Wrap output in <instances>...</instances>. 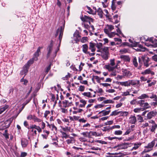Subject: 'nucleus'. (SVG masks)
<instances>
[{"label":"nucleus","instance_id":"nucleus-1","mask_svg":"<svg viewBox=\"0 0 157 157\" xmlns=\"http://www.w3.org/2000/svg\"><path fill=\"white\" fill-rule=\"evenodd\" d=\"M65 23L63 24V25L61 26L60 28H59L56 30L55 36L56 37L58 35H59L58 39L59 40V45L58 47L57 50L56 51L55 53H56L59 50V47L60 46V44L63 35V30L64 28Z\"/></svg>","mask_w":157,"mask_h":157},{"label":"nucleus","instance_id":"nucleus-2","mask_svg":"<svg viewBox=\"0 0 157 157\" xmlns=\"http://www.w3.org/2000/svg\"><path fill=\"white\" fill-rule=\"evenodd\" d=\"M29 68V66L27 64H25L20 72V75H24V77L28 73Z\"/></svg>","mask_w":157,"mask_h":157},{"label":"nucleus","instance_id":"nucleus-3","mask_svg":"<svg viewBox=\"0 0 157 157\" xmlns=\"http://www.w3.org/2000/svg\"><path fill=\"white\" fill-rule=\"evenodd\" d=\"M141 58L144 62V66L146 67H148L149 66V58L148 57H146L145 56H141Z\"/></svg>","mask_w":157,"mask_h":157},{"label":"nucleus","instance_id":"nucleus-4","mask_svg":"<svg viewBox=\"0 0 157 157\" xmlns=\"http://www.w3.org/2000/svg\"><path fill=\"white\" fill-rule=\"evenodd\" d=\"M114 29L113 26L111 25H107L104 29V32L106 34H109Z\"/></svg>","mask_w":157,"mask_h":157},{"label":"nucleus","instance_id":"nucleus-5","mask_svg":"<svg viewBox=\"0 0 157 157\" xmlns=\"http://www.w3.org/2000/svg\"><path fill=\"white\" fill-rule=\"evenodd\" d=\"M81 19L83 21L88 22L90 24L91 22H92L93 21V20L92 18L86 15H85L84 17H81Z\"/></svg>","mask_w":157,"mask_h":157},{"label":"nucleus","instance_id":"nucleus-6","mask_svg":"<svg viewBox=\"0 0 157 157\" xmlns=\"http://www.w3.org/2000/svg\"><path fill=\"white\" fill-rule=\"evenodd\" d=\"M105 67L109 71H113L115 69L117 68V66H111L109 64L105 65Z\"/></svg>","mask_w":157,"mask_h":157},{"label":"nucleus","instance_id":"nucleus-7","mask_svg":"<svg viewBox=\"0 0 157 157\" xmlns=\"http://www.w3.org/2000/svg\"><path fill=\"white\" fill-rule=\"evenodd\" d=\"M133 45L134 47L138 46L139 48L137 49V50L139 51H144L145 48L141 45L139 44L138 43L134 42L133 43Z\"/></svg>","mask_w":157,"mask_h":157},{"label":"nucleus","instance_id":"nucleus-8","mask_svg":"<svg viewBox=\"0 0 157 157\" xmlns=\"http://www.w3.org/2000/svg\"><path fill=\"white\" fill-rule=\"evenodd\" d=\"M157 115V112L153 111L149 112L147 114V117L148 119H150L153 117Z\"/></svg>","mask_w":157,"mask_h":157},{"label":"nucleus","instance_id":"nucleus-9","mask_svg":"<svg viewBox=\"0 0 157 157\" xmlns=\"http://www.w3.org/2000/svg\"><path fill=\"white\" fill-rule=\"evenodd\" d=\"M80 36L78 32L75 33L73 35V39L75 41V42L77 43L79 41L80 39Z\"/></svg>","mask_w":157,"mask_h":157},{"label":"nucleus","instance_id":"nucleus-10","mask_svg":"<svg viewBox=\"0 0 157 157\" xmlns=\"http://www.w3.org/2000/svg\"><path fill=\"white\" fill-rule=\"evenodd\" d=\"M157 141L156 140H155L153 141H152L151 143H149L147 146L145 147L148 149H152V148L154 146L155 144L156 143V142Z\"/></svg>","mask_w":157,"mask_h":157},{"label":"nucleus","instance_id":"nucleus-11","mask_svg":"<svg viewBox=\"0 0 157 157\" xmlns=\"http://www.w3.org/2000/svg\"><path fill=\"white\" fill-rule=\"evenodd\" d=\"M42 47H39L37 49L36 52L34 54L33 59L34 60H37V57L39 56V53L40 52V50Z\"/></svg>","mask_w":157,"mask_h":157},{"label":"nucleus","instance_id":"nucleus-12","mask_svg":"<svg viewBox=\"0 0 157 157\" xmlns=\"http://www.w3.org/2000/svg\"><path fill=\"white\" fill-rule=\"evenodd\" d=\"M63 105V107L66 108L69 106H71L72 104V102H69L68 101L65 100L62 102Z\"/></svg>","mask_w":157,"mask_h":157},{"label":"nucleus","instance_id":"nucleus-13","mask_svg":"<svg viewBox=\"0 0 157 157\" xmlns=\"http://www.w3.org/2000/svg\"><path fill=\"white\" fill-rule=\"evenodd\" d=\"M52 47L53 42L52 41L50 43V45L48 46L47 48V49L48 50V53L47 56V58H48L50 55V53L52 49Z\"/></svg>","mask_w":157,"mask_h":157},{"label":"nucleus","instance_id":"nucleus-14","mask_svg":"<svg viewBox=\"0 0 157 157\" xmlns=\"http://www.w3.org/2000/svg\"><path fill=\"white\" fill-rule=\"evenodd\" d=\"M142 74L144 75L150 74L151 75H153L155 74V73L153 71H151L150 69H148L142 72Z\"/></svg>","mask_w":157,"mask_h":157},{"label":"nucleus","instance_id":"nucleus-15","mask_svg":"<svg viewBox=\"0 0 157 157\" xmlns=\"http://www.w3.org/2000/svg\"><path fill=\"white\" fill-rule=\"evenodd\" d=\"M128 145L127 143H125L124 144H120L118 145L117 146H115L114 147V148H115L116 147H118V149H124L127 148V145Z\"/></svg>","mask_w":157,"mask_h":157},{"label":"nucleus","instance_id":"nucleus-16","mask_svg":"<svg viewBox=\"0 0 157 157\" xmlns=\"http://www.w3.org/2000/svg\"><path fill=\"white\" fill-rule=\"evenodd\" d=\"M28 144V140L25 139H22L21 140V144L23 147H25Z\"/></svg>","mask_w":157,"mask_h":157},{"label":"nucleus","instance_id":"nucleus-17","mask_svg":"<svg viewBox=\"0 0 157 157\" xmlns=\"http://www.w3.org/2000/svg\"><path fill=\"white\" fill-rule=\"evenodd\" d=\"M88 46L87 44H84L82 45V52L86 54L89 53V52L88 51Z\"/></svg>","mask_w":157,"mask_h":157},{"label":"nucleus","instance_id":"nucleus-18","mask_svg":"<svg viewBox=\"0 0 157 157\" xmlns=\"http://www.w3.org/2000/svg\"><path fill=\"white\" fill-rule=\"evenodd\" d=\"M136 121V119L135 116H131L129 118V122L132 124H135Z\"/></svg>","mask_w":157,"mask_h":157},{"label":"nucleus","instance_id":"nucleus-19","mask_svg":"<svg viewBox=\"0 0 157 157\" xmlns=\"http://www.w3.org/2000/svg\"><path fill=\"white\" fill-rule=\"evenodd\" d=\"M89 44V49L91 50L92 52H94L96 50V48H95L96 44L94 43L90 42V43Z\"/></svg>","mask_w":157,"mask_h":157},{"label":"nucleus","instance_id":"nucleus-20","mask_svg":"<svg viewBox=\"0 0 157 157\" xmlns=\"http://www.w3.org/2000/svg\"><path fill=\"white\" fill-rule=\"evenodd\" d=\"M101 56L103 59L105 60H107L109 56V52H102Z\"/></svg>","mask_w":157,"mask_h":157},{"label":"nucleus","instance_id":"nucleus-21","mask_svg":"<svg viewBox=\"0 0 157 157\" xmlns=\"http://www.w3.org/2000/svg\"><path fill=\"white\" fill-rule=\"evenodd\" d=\"M132 61L133 65L135 67H138V63L137 61V59L136 56L133 57V59H132Z\"/></svg>","mask_w":157,"mask_h":157},{"label":"nucleus","instance_id":"nucleus-22","mask_svg":"<svg viewBox=\"0 0 157 157\" xmlns=\"http://www.w3.org/2000/svg\"><path fill=\"white\" fill-rule=\"evenodd\" d=\"M120 85L125 86H130V80L125 82H120Z\"/></svg>","mask_w":157,"mask_h":157},{"label":"nucleus","instance_id":"nucleus-23","mask_svg":"<svg viewBox=\"0 0 157 157\" xmlns=\"http://www.w3.org/2000/svg\"><path fill=\"white\" fill-rule=\"evenodd\" d=\"M110 112V110L108 111L103 110L100 112L99 113V114H101V116H105L108 115Z\"/></svg>","mask_w":157,"mask_h":157},{"label":"nucleus","instance_id":"nucleus-24","mask_svg":"<svg viewBox=\"0 0 157 157\" xmlns=\"http://www.w3.org/2000/svg\"><path fill=\"white\" fill-rule=\"evenodd\" d=\"M131 91V89H128L126 91L122 93V95L123 96H126L128 95H130V93Z\"/></svg>","mask_w":157,"mask_h":157},{"label":"nucleus","instance_id":"nucleus-25","mask_svg":"<svg viewBox=\"0 0 157 157\" xmlns=\"http://www.w3.org/2000/svg\"><path fill=\"white\" fill-rule=\"evenodd\" d=\"M130 85L132 86L136 85L137 84L140 85V81L138 80H130Z\"/></svg>","mask_w":157,"mask_h":157},{"label":"nucleus","instance_id":"nucleus-26","mask_svg":"<svg viewBox=\"0 0 157 157\" xmlns=\"http://www.w3.org/2000/svg\"><path fill=\"white\" fill-rule=\"evenodd\" d=\"M149 98L148 96L146 94H142L140 96L138 97L137 98L138 99H144L147 98Z\"/></svg>","mask_w":157,"mask_h":157},{"label":"nucleus","instance_id":"nucleus-27","mask_svg":"<svg viewBox=\"0 0 157 157\" xmlns=\"http://www.w3.org/2000/svg\"><path fill=\"white\" fill-rule=\"evenodd\" d=\"M121 58L127 62H130V59L128 56L122 55L121 56Z\"/></svg>","mask_w":157,"mask_h":157},{"label":"nucleus","instance_id":"nucleus-28","mask_svg":"<svg viewBox=\"0 0 157 157\" xmlns=\"http://www.w3.org/2000/svg\"><path fill=\"white\" fill-rule=\"evenodd\" d=\"M97 13L98 15L101 18L103 16V12L101 9L99 8L97 10Z\"/></svg>","mask_w":157,"mask_h":157},{"label":"nucleus","instance_id":"nucleus-29","mask_svg":"<svg viewBox=\"0 0 157 157\" xmlns=\"http://www.w3.org/2000/svg\"><path fill=\"white\" fill-rule=\"evenodd\" d=\"M80 102L82 104L79 105L78 107L81 108L84 107L86 104V101L83 99H81L80 100Z\"/></svg>","mask_w":157,"mask_h":157},{"label":"nucleus","instance_id":"nucleus-30","mask_svg":"<svg viewBox=\"0 0 157 157\" xmlns=\"http://www.w3.org/2000/svg\"><path fill=\"white\" fill-rule=\"evenodd\" d=\"M92 80L94 83V79H95L97 81L98 83H100V78L98 76H93L92 78Z\"/></svg>","mask_w":157,"mask_h":157},{"label":"nucleus","instance_id":"nucleus-31","mask_svg":"<svg viewBox=\"0 0 157 157\" xmlns=\"http://www.w3.org/2000/svg\"><path fill=\"white\" fill-rule=\"evenodd\" d=\"M142 58L141 57H138V60L139 63V66H138L137 69H140L141 67L143 64V63L142 62Z\"/></svg>","mask_w":157,"mask_h":157},{"label":"nucleus","instance_id":"nucleus-32","mask_svg":"<svg viewBox=\"0 0 157 157\" xmlns=\"http://www.w3.org/2000/svg\"><path fill=\"white\" fill-rule=\"evenodd\" d=\"M157 124H153L151 126V128L150 130L152 132H154L155 129L157 128Z\"/></svg>","mask_w":157,"mask_h":157},{"label":"nucleus","instance_id":"nucleus-33","mask_svg":"<svg viewBox=\"0 0 157 157\" xmlns=\"http://www.w3.org/2000/svg\"><path fill=\"white\" fill-rule=\"evenodd\" d=\"M111 66H117V64H116L114 59H111L110 60V63H109Z\"/></svg>","mask_w":157,"mask_h":157},{"label":"nucleus","instance_id":"nucleus-34","mask_svg":"<svg viewBox=\"0 0 157 157\" xmlns=\"http://www.w3.org/2000/svg\"><path fill=\"white\" fill-rule=\"evenodd\" d=\"M141 145V143H135L134 144V146L132 148V150L134 149L136 150Z\"/></svg>","mask_w":157,"mask_h":157},{"label":"nucleus","instance_id":"nucleus-35","mask_svg":"<svg viewBox=\"0 0 157 157\" xmlns=\"http://www.w3.org/2000/svg\"><path fill=\"white\" fill-rule=\"evenodd\" d=\"M82 94L84 96L87 97L88 98L92 97V96L91 95V93L90 92H84Z\"/></svg>","mask_w":157,"mask_h":157},{"label":"nucleus","instance_id":"nucleus-36","mask_svg":"<svg viewBox=\"0 0 157 157\" xmlns=\"http://www.w3.org/2000/svg\"><path fill=\"white\" fill-rule=\"evenodd\" d=\"M8 106L6 105L0 109V114L4 112L6 109L8 108Z\"/></svg>","mask_w":157,"mask_h":157},{"label":"nucleus","instance_id":"nucleus-37","mask_svg":"<svg viewBox=\"0 0 157 157\" xmlns=\"http://www.w3.org/2000/svg\"><path fill=\"white\" fill-rule=\"evenodd\" d=\"M120 113V111H118L117 110H115L111 113L110 114L111 116H116L119 114Z\"/></svg>","mask_w":157,"mask_h":157},{"label":"nucleus","instance_id":"nucleus-38","mask_svg":"<svg viewBox=\"0 0 157 157\" xmlns=\"http://www.w3.org/2000/svg\"><path fill=\"white\" fill-rule=\"evenodd\" d=\"M109 155H118V157L123 156V154L120 152V153H107Z\"/></svg>","mask_w":157,"mask_h":157},{"label":"nucleus","instance_id":"nucleus-39","mask_svg":"<svg viewBox=\"0 0 157 157\" xmlns=\"http://www.w3.org/2000/svg\"><path fill=\"white\" fill-rule=\"evenodd\" d=\"M61 128L63 130L64 132L70 131L71 128L70 127H61Z\"/></svg>","mask_w":157,"mask_h":157},{"label":"nucleus","instance_id":"nucleus-40","mask_svg":"<svg viewBox=\"0 0 157 157\" xmlns=\"http://www.w3.org/2000/svg\"><path fill=\"white\" fill-rule=\"evenodd\" d=\"M142 107H144L146 109H148L151 107V106L147 102H144Z\"/></svg>","mask_w":157,"mask_h":157},{"label":"nucleus","instance_id":"nucleus-41","mask_svg":"<svg viewBox=\"0 0 157 157\" xmlns=\"http://www.w3.org/2000/svg\"><path fill=\"white\" fill-rule=\"evenodd\" d=\"M96 46L98 49H101L102 47V44L101 43H97L96 45Z\"/></svg>","mask_w":157,"mask_h":157},{"label":"nucleus","instance_id":"nucleus-42","mask_svg":"<svg viewBox=\"0 0 157 157\" xmlns=\"http://www.w3.org/2000/svg\"><path fill=\"white\" fill-rule=\"evenodd\" d=\"M120 115L122 116H127L128 114V112H127L124 111V112H122L120 111Z\"/></svg>","mask_w":157,"mask_h":157},{"label":"nucleus","instance_id":"nucleus-43","mask_svg":"<svg viewBox=\"0 0 157 157\" xmlns=\"http://www.w3.org/2000/svg\"><path fill=\"white\" fill-rule=\"evenodd\" d=\"M113 101L110 99L106 100L103 101V103L105 104L113 103Z\"/></svg>","mask_w":157,"mask_h":157},{"label":"nucleus","instance_id":"nucleus-44","mask_svg":"<svg viewBox=\"0 0 157 157\" xmlns=\"http://www.w3.org/2000/svg\"><path fill=\"white\" fill-rule=\"evenodd\" d=\"M101 49V53L102 52H109L108 51V48L107 47H104L103 48H102Z\"/></svg>","mask_w":157,"mask_h":157},{"label":"nucleus","instance_id":"nucleus-45","mask_svg":"<svg viewBox=\"0 0 157 157\" xmlns=\"http://www.w3.org/2000/svg\"><path fill=\"white\" fill-rule=\"evenodd\" d=\"M88 39L87 37H82L80 41L82 43H85L86 42Z\"/></svg>","mask_w":157,"mask_h":157},{"label":"nucleus","instance_id":"nucleus-46","mask_svg":"<svg viewBox=\"0 0 157 157\" xmlns=\"http://www.w3.org/2000/svg\"><path fill=\"white\" fill-rule=\"evenodd\" d=\"M60 132L62 134V136L63 138L66 139L68 136L66 132H63L62 131H60Z\"/></svg>","mask_w":157,"mask_h":157},{"label":"nucleus","instance_id":"nucleus-47","mask_svg":"<svg viewBox=\"0 0 157 157\" xmlns=\"http://www.w3.org/2000/svg\"><path fill=\"white\" fill-rule=\"evenodd\" d=\"M144 102V100H141L138 101L137 103L138 104H139L140 106L142 107Z\"/></svg>","mask_w":157,"mask_h":157},{"label":"nucleus","instance_id":"nucleus-48","mask_svg":"<svg viewBox=\"0 0 157 157\" xmlns=\"http://www.w3.org/2000/svg\"><path fill=\"white\" fill-rule=\"evenodd\" d=\"M111 7L112 10H114L116 9V6L115 5V3L114 2V1H113L112 2V4L111 6Z\"/></svg>","mask_w":157,"mask_h":157},{"label":"nucleus","instance_id":"nucleus-49","mask_svg":"<svg viewBox=\"0 0 157 157\" xmlns=\"http://www.w3.org/2000/svg\"><path fill=\"white\" fill-rule=\"evenodd\" d=\"M137 117L139 122H142L143 121V118L141 116V115H137Z\"/></svg>","mask_w":157,"mask_h":157},{"label":"nucleus","instance_id":"nucleus-50","mask_svg":"<svg viewBox=\"0 0 157 157\" xmlns=\"http://www.w3.org/2000/svg\"><path fill=\"white\" fill-rule=\"evenodd\" d=\"M90 132L91 134L92 135L95 136H100V134L96 132Z\"/></svg>","mask_w":157,"mask_h":157},{"label":"nucleus","instance_id":"nucleus-51","mask_svg":"<svg viewBox=\"0 0 157 157\" xmlns=\"http://www.w3.org/2000/svg\"><path fill=\"white\" fill-rule=\"evenodd\" d=\"M122 133V131L121 130H116L114 132V134L116 135H121Z\"/></svg>","mask_w":157,"mask_h":157},{"label":"nucleus","instance_id":"nucleus-52","mask_svg":"<svg viewBox=\"0 0 157 157\" xmlns=\"http://www.w3.org/2000/svg\"><path fill=\"white\" fill-rule=\"evenodd\" d=\"M142 108H137L135 109L134 110V111L135 113H139L141 111H142L143 110V109Z\"/></svg>","mask_w":157,"mask_h":157},{"label":"nucleus","instance_id":"nucleus-53","mask_svg":"<svg viewBox=\"0 0 157 157\" xmlns=\"http://www.w3.org/2000/svg\"><path fill=\"white\" fill-rule=\"evenodd\" d=\"M82 111H83V110L81 109H78V110H77V111H72V113L74 114H76L78 113H81Z\"/></svg>","mask_w":157,"mask_h":157},{"label":"nucleus","instance_id":"nucleus-54","mask_svg":"<svg viewBox=\"0 0 157 157\" xmlns=\"http://www.w3.org/2000/svg\"><path fill=\"white\" fill-rule=\"evenodd\" d=\"M86 7L88 9L89 11H87V12L90 14H93V11L92 10V9L90 7L88 6H86Z\"/></svg>","mask_w":157,"mask_h":157},{"label":"nucleus","instance_id":"nucleus-55","mask_svg":"<svg viewBox=\"0 0 157 157\" xmlns=\"http://www.w3.org/2000/svg\"><path fill=\"white\" fill-rule=\"evenodd\" d=\"M33 120L35 122H40L41 121V120L38 118H37L35 116H34V118Z\"/></svg>","mask_w":157,"mask_h":157},{"label":"nucleus","instance_id":"nucleus-56","mask_svg":"<svg viewBox=\"0 0 157 157\" xmlns=\"http://www.w3.org/2000/svg\"><path fill=\"white\" fill-rule=\"evenodd\" d=\"M110 37H112L116 34L115 32H109V34H106Z\"/></svg>","mask_w":157,"mask_h":157},{"label":"nucleus","instance_id":"nucleus-57","mask_svg":"<svg viewBox=\"0 0 157 157\" xmlns=\"http://www.w3.org/2000/svg\"><path fill=\"white\" fill-rule=\"evenodd\" d=\"M3 135L6 139L9 138V134L7 133V130H5V133L3 134Z\"/></svg>","mask_w":157,"mask_h":157},{"label":"nucleus","instance_id":"nucleus-58","mask_svg":"<svg viewBox=\"0 0 157 157\" xmlns=\"http://www.w3.org/2000/svg\"><path fill=\"white\" fill-rule=\"evenodd\" d=\"M85 88L84 86H79L78 90L80 91H83L84 90Z\"/></svg>","mask_w":157,"mask_h":157},{"label":"nucleus","instance_id":"nucleus-59","mask_svg":"<svg viewBox=\"0 0 157 157\" xmlns=\"http://www.w3.org/2000/svg\"><path fill=\"white\" fill-rule=\"evenodd\" d=\"M120 52L122 54L128 52V50L125 48H124L121 50Z\"/></svg>","mask_w":157,"mask_h":157},{"label":"nucleus","instance_id":"nucleus-60","mask_svg":"<svg viewBox=\"0 0 157 157\" xmlns=\"http://www.w3.org/2000/svg\"><path fill=\"white\" fill-rule=\"evenodd\" d=\"M34 116L35 115H29L28 116V117H27V120H30L31 119L33 120L34 118Z\"/></svg>","mask_w":157,"mask_h":157},{"label":"nucleus","instance_id":"nucleus-61","mask_svg":"<svg viewBox=\"0 0 157 157\" xmlns=\"http://www.w3.org/2000/svg\"><path fill=\"white\" fill-rule=\"evenodd\" d=\"M111 71L112 72L110 74V76H115L116 75L117 72L116 71H115L114 70L113 71Z\"/></svg>","mask_w":157,"mask_h":157},{"label":"nucleus","instance_id":"nucleus-62","mask_svg":"<svg viewBox=\"0 0 157 157\" xmlns=\"http://www.w3.org/2000/svg\"><path fill=\"white\" fill-rule=\"evenodd\" d=\"M33 62V59L30 60H29L27 63H26L25 64H27L29 66V67H30L31 64H32Z\"/></svg>","mask_w":157,"mask_h":157},{"label":"nucleus","instance_id":"nucleus-63","mask_svg":"<svg viewBox=\"0 0 157 157\" xmlns=\"http://www.w3.org/2000/svg\"><path fill=\"white\" fill-rule=\"evenodd\" d=\"M142 157H151V156L148 154L143 153V154H141Z\"/></svg>","mask_w":157,"mask_h":157},{"label":"nucleus","instance_id":"nucleus-64","mask_svg":"<svg viewBox=\"0 0 157 157\" xmlns=\"http://www.w3.org/2000/svg\"><path fill=\"white\" fill-rule=\"evenodd\" d=\"M152 58L154 61L157 62V55H154L152 57Z\"/></svg>","mask_w":157,"mask_h":157}]
</instances>
